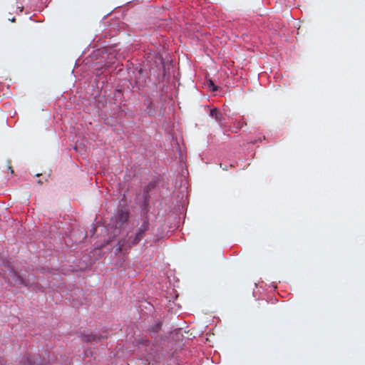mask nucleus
<instances>
[{"label": "nucleus", "instance_id": "nucleus-1", "mask_svg": "<svg viewBox=\"0 0 365 365\" xmlns=\"http://www.w3.org/2000/svg\"><path fill=\"white\" fill-rule=\"evenodd\" d=\"M149 225L148 220L146 217L143 218L141 225L138 227L135 235L128 236V240L123 239L118 242L116 251L120 252L123 250H126L131 246L138 244L143 238L145 232L148 230Z\"/></svg>", "mask_w": 365, "mask_h": 365}, {"label": "nucleus", "instance_id": "nucleus-2", "mask_svg": "<svg viewBox=\"0 0 365 365\" xmlns=\"http://www.w3.org/2000/svg\"><path fill=\"white\" fill-rule=\"evenodd\" d=\"M106 338V336L100 334H83L82 336V340L83 342H98L102 339Z\"/></svg>", "mask_w": 365, "mask_h": 365}, {"label": "nucleus", "instance_id": "nucleus-5", "mask_svg": "<svg viewBox=\"0 0 365 365\" xmlns=\"http://www.w3.org/2000/svg\"><path fill=\"white\" fill-rule=\"evenodd\" d=\"M9 275L16 284H24L25 286L27 285L26 284H25L24 279L16 272L12 271L11 272L9 273Z\"/></svg>", "mask_w": 365, "mask_h": 365}, {"label": "nucleus", "instance_id": "nucleus-4", "mask_svg": "<svg viewBox=\"0 0 365 365\" xmlns=\"http://www.w3.org/2000/svg\"><path fill=\"white\" fill-rule=\"evenodd\" d=\"M210 115L214 118L217 122L219 123L220 126L224 127V117L223 115L217 109L213 108L210 110Z\"/></svg>", "mask_w": 365, "mask_h": 365}, {"label": "nucleus", "instance_id": "nucleus-6", "mask_svg": "<svg viewBox=\"0 0 365 365\" xmlns=\"http://www.w3.org/2000/svg\"><path fill=\"white\" fill-rule=\"evenodd\" d=\"M246 125V123L242 120H235L233 124V129L232 130V133H237L242 128Z\"/></svg>", "mask_w": 365, "mask_h": 365}, {"label": "nucleus", "instance_id": "nucleus-7", "mask_svg": "<svg viewBox=\"0 0 365 365\" xmlns=\"http://www.w3.org/2000/svg\"><path fill=\"white\" fill-rule=\"evenodd\" d=\"M26 361L28 363V365H46V361H38L37 358L35 359H27Z\"/></svg>", "mask_w": 365, "mask_h": 365}, {"label": "nucleus", "instance_id": "nucleus-3", "mask_svg": "<svg viewBox=\"0 0 365 365\" xmlns=\"http://www.w3.org/2000/svg\"><path fill=\"white\" fill-rule=\"evenodd\" d=\"M129 218V212L125 210H120L118 211L116 215V222L120 224V225L125 223Z\"/></svg>", "mask_w": 365, "mask_h": 365}, {"label": "nucleus", "instance_id": "nucleus-8", "mask_svg": "<svg viewBox=\"0 0 365 365\" xmlns=\"http://www.w3.org/2000/svg\"><path fill=\"white\" fill-rule=\"evenodd\" d=\"M208 85H209V87L211 88V90H212V91H217V87L215 86V84H214V83H213V81H212L210 80V81H209V83H208Z\"/></svg>", "mask_w": 365, "mask_h": 365}, {"label": "nucleus", "instance_id": "nucleus-9", "mask_svg": "<svg viewBox=\"0 0 365 365\" xmlns=\"http://www.w3.org/2000/svg\"><path fill=\"white\" fill-rule=\"evenodd\" d=\"M9 168L10 169L11 173H13V172H14V171H13V170H12V168H11V167H9Z\"/></svg>", "mask_w": 365, "mask_h": 365}]
</instances>
